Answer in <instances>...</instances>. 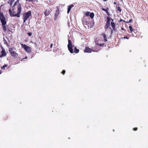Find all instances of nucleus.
<instances>
[{
    "mask_svg": "<svg viewBox=\"0 0 148 148\" xmlns=\"http://www.w3.org/2000/svg\"><path fill=\"white\" fill-rule=\"evenodd\" d=\"M27 58V57H25L24 58H23V60H24V59H26Z\"/></svg>",
    "mask_w": 148,
    "mask_h": 148,
    "instance_id": "72a5a7b5",
    "label": "nucleus"
},
{
    "mask_svg": "<svg viewBox=\"0 0 148 148\" xmlns=\"http://www.w3.org/2000/svg\"><path fill=\"white\" fill-rule=\"evenodd\" d=\"M65 73V70H63L62 71V73L63 74H64V73Z\"/></svg>",
    "mask_w": 148,
    "mask_h": 148,
    "instance_id": "a878e982",
    "label": "nucleus"
},
{
    "mask_svg": "<svg viewBox=\"0 0 148 148\" xmlns=\"http://www.w3.org/2000/svg\"><path fill=\"white\" fill-rule=\"evenodd\" d=\"M107 14H108V12L107 11V12H106Z\"/></svg>",
    "mask_w": 148,
    "mask_h": 148,
    "instance_id": "2f4dec72",
    "label": "nucleus"
},
{
    "mask_svg": "<svg viewBox=\"0 0 148 148\" xmlns=\"http://www.w3.org/2000/svg\"><path fill=\"white\" fill-rule=\"evenodd\" d=\"M1 48L2 51H1V54L0 55V58H2L6 55V53L5 52V49L4 48L1 46Z\"/></svg>",
    "mask_w": 148,
    "mask_h": 148,
    "instance_id": "0eeeda50",
    "label": "nucleus"
},
{
    "mask_svg": "<svg viewBox=\"0 0 148 148\" xmlns=\"http://www.w3.org/2000/svg\"><path fill=\"white\" fill-rule=\"evenodd\" d=\"M121 1H123V0H121Z\"/></svg>",
    "mask_w": 148,
    "mask_h": 148,
    "instance_id": "a19ab883",
    "label": "nucleus"
},
{
    "mask_svg": "<svg viewBox=\"0 0 148 148\" xmlns=\"http://www.w3.org/2000/svg\"><path fill=\"white\" fill-rule=\"evenodd\" d=\"M109 29H112L110 27Z\"/></svg>",
    "mask_w": 148,
    "mask_h": 148,
    "instance_id": "c9c22d12",
    "label": "nucleus"
},
{
    "mask_svg": "<svg viewBox=\"0 0 148 148\" xmlns=\"http://www.w3.org/2000/svg\"><path fill=\"white\" fill-rule=\"evenodd\" d=\"M7 66V65L5 64L2 67H1V68L5 69V67H6Z\"/></svg>",
    "mask_w": 148,
    "mask_h": 148,
    "instance_id": "4be33fe9",
    "label": "nucleus"
},
{
    "mask_svg": "<svg viewBox=\"0 0 148 148\" xmlns=\"http://www.w3.org/2000/svg\"><path fill=\"white\" fill-rule=\"evenodd\" d=\"M117 10L118 11H119L120 12L121 11V9L120 7L119 6H118L117 8Z\"/></svg>",
    "mask_w": 148,
    "mask_h": 148,
    "instance_id": "aec40b11",
    "label": "nucleus"
},
{
    "mask_svg": "<svg viewBox=\"0 0 148 148\" xmlns=\"http://www.w3.org/2000/svg\"><path fill=\"white\" fill-rule=\"evenodd\" d=\"M74 5L73 4L71 5H69L68 6V10H67V13H69L70 12L71 9L72 7H73L74 6Z\"/></svg>",
    "mask_w": 148,
    "mask_h": 148,
    "instance_id": "9d476101",
    "label": "nucleus"
},
{
    "mask_svg": "<svg viewBox=\"0 0 148 148\" xmlns=\"http://www.w3.org/2000/svg\"><path fill=\"white\" fill-rule=\"evenodd\" d=\"M53 46V44L52 43L50 45V48H51Z\"/></svg>",
    "mask_w": 148,
    "mask_h": 148,
    "instance_id": "c756f323",
    "label": "nucleus"
},
{
    "mask_svg": "<svg viewBox=\"0 0 148 148\" xmlns=\"http://www.w3.org/2000/svg\"><path fill=\"white\" fill-rule=\"evenodd\" d=\"M112 30L111 31V33H112Z\"/></svg>",
    "mask_w": 148,
    "mask_h": 148,
    "instance_id": "e433bc0d",
    "label": "nucleus"
},
{
    "mask_svg": "<svg viewBox=\"0 0 148 148\" xmlns=\"http://www.w3.org/2000/svg\"><path fill=\"white\" fill-rule=\"evenodd\" d=\"M107 21L106 23L110 24V18L109 17H107Z\"/></svg>",
    "mask_w": 148,
    "mask_h": 148,
    "instance_id": "ddd939ff",
    "label": "nucleus"
},
{
    "mask_svg": "<svg viewBox=\"0 0 148 148\" xmlns=\"http://www.w3.org/2000/svg\"><path fill=\"white\" fill-rule=\"evenodd\" d=\"M1 71L0 70V74H1Z\"/></svg>",
    "mask_w": 148,
    "mask_h": 148,
    "instance_id": "473e14b6",
    "label": "nucleus"
},
{
    "mask_svg": "<svg viewBox=\"0 0 148 148\" xmlns=\"http://www.w3.org/2000/svg\"><path fill=\"white\" fill-rule=\"evenodd\" d=\"M3 43L4 44L6 45H8V43L7 42V41L4 38H3Z\"/></svg>",
    "mask_w": 148,
    "mask_h": 148,
    "instance_id": "a211bd4d",
    "label": "nucleus"
},
{
    "mask_svg": "<svg viewBox=\"0 0 148 148\" xmlns=\"http://www.w3.org/2000/svg\"><path fill=\"white\" fill-rule=\"evenodd\" d=\"M132 19H130L129 20V22L128 23H131L132 21Z\"/></svg>",
    "mask_w": 148,
    "mask_h": 148,
    "instance_id": "bb28decb",
    "label": "nucleus"
},
{
    "mask_svg": "<svg viewBox=\"0 0 148 148\" xmlns=\"http://www.w3.org/2000/svg\"><path fill=\"white\" fill-rule=\"evenodd\" d=\"M129 28H130V31L131 32H132L133 31V29H132V27L131 26H129Z\"/></svg>",
    "mask_w": 148,
    "mask_h": 148,
    "instance_id": "412c9836",
    "label": "nucleus"
},
{
    "mask_svg": "<svg viewBox=\"0 0 148 148\" xmlns=\"http://www.w3.org/2000/svg\"><path fill=\"white\" fill-rule=\"evenodd\" d=\"M60 12L59 9L58 7H57V10L56 11L55 15H54V20H56L58 16V15L59 14Z\"/></svg>",
    "mask_w": 148,
    "mask_h": 148,
    "instance_id": "6e6552de",
    "label": "nucleus"
},
{
    "mask_svg": "<svg viewBox=\"0 0 148 148\" xmlns=\"http://www.w3.org/2000/svg\"><path fill=\"white\" fill-rule=\"evenodd\" d=\"M102 10L103 11H104L105 12H107V10L106 9H104V8H102Z\"/></svg>",
    "mask_w": 148,
    "mask_h": 148,
    "instance_id": "393cba45",
    "label": "nucleus"
},
{
    "mask_svg": "<svg viewBox=\"0 0 148 148\" xmlns=\"http://www.w3.org/2000/svg\"><path fill=\"white\" fill-rule=\"evenodd\" d=\"M12 27V26H9L8 27H6V29H7L8 30L6 31H5L6 32H10L12 33V32L11 31V30L10 29H11V27Z\"/></svg>",
    "mask_w": 148,
    "mask_h": 148,
    "instance_id": "f8f14e48",
    "label": "nucleus"
},
{
    "mask_svg": "<svg viewBox=\"0 0 148 148\" xmlns=\"http://www.w3.org/2000/svg\"><path fill=\"white\" fill-rule=\"evenodd\" d=\"M27 1L30 2V1H32V0H27Z\"/></svg>",
    "mask_w": 148,
    "mask_h": 148,
    "instance_id": "7c9ffc66",
    "label": "nucleus"
},
{
    "mask_svg": "<svg viewBox=\"0 0 148 148\" xmlns=\"http://www.w3.org/2000/svg\"><path fill=\"white\" fill-rule=\"evenodd\" d=\"M124 21V22H125L123 20H122V19H120V21H120V22H121L122 21Z\"/></svg>",
    "mask_w": 148,
    "mask_h": 148,
    "instance_id": "c85d7f7f",
    "label": "nucleus"
},
{
    "mask_svg": "<svg viewBox=\"0 0 148 148\" xmlns=\"http://www.w3.org/2000/svg\"><path fill=\"white\" fill-rule=\"evenodd\" d=\"M84 52L85 53H91L92 51V50L88 47H86L84 50Z\"/></svg>",
    "mask_w": 148,
    "mask_h": 148,
    "instance_id": "1a4fd4ad",
    "label": "nucleus"
},
{
    "mask_svg": "<svg viewBox=\"0 0 148 148\" xmlns=\"http://www.w3.org/2000/svg\"><path fill=\"white\" fill-rule=\"evenodd\" d=\"M111 25L113 30H114L115 29V23L114 22H111Z\"/></svg>",
    "mask_w": 148,
    "mask_h": 148,
    "instance_id": "9b49d317",
    "label": "nucleus"
},
{
    "mask_svg": "<svg viewBox=\"0 0 148 148\" xmlns=\"http://www.w3.org/2000/svg\"><path fill=\"white\" fill-rule=\"evenodd\" d=\"M111 20L113 21V20L111 18Z\"/></svg>",
    "mask_w": 148,
    "mask_h": 148,
    "instance_id": "ea45409f",
    "label": "nucleus"
},
{
    "mask_svg": "<svg viewBox=\"0 0 148 148\" xmlns=\"http://www.w3.org/2000/svg\"><path fill=\"white\" fill-rule=\"evenodd\" d=\"M21 11V7L20 4L18 5L17 12V13H16V12L14 11L12 12L10 9L9 10V12L11 17L16 16L17 17H19L20 16V14Z\"/></svg>",
    "mask_w": 148,
    "mask_h": 148,
    "instance_id": "f257e3e1",
    "label": "nucleus"
},
{
    "mask_svg": "<svg viewBox=\"0 0 148 148\" xmlns=\"http://www.w3.org/2000/svg\"><path fill=\"white\" fill-rule=\"evenodd\" d=\"M90 13L89 12H88L86 13L85 14L86 16H90Z\"/></svg>",
    "mask_w": 148,
    "mask_h": 148,
    "instance_id": "5701e85b",
    "label": "nucleus"
},
{
    "mask_svg": "<svg viewBox=\"0 0 148 148\" xmlns=\"http://www.w3.org/2000/svg\"><path fill=\"white\" fill-rule=\"evenodd\" d=\"M137 130V128H134L133 129V130H134V131H136V130Z\"/></svg>",
    "mask_w": 148,
    "mask_h": 148,
    "instance_id": "cd10ccee",
    "label": "nucleus"
},
{
    "mask_svg": "<svg viewBox=\"0 0 148 148\" xmlns=\"http://www.w3.org/2000/svg\"><path fill=\"white\" fill-rule=\"evenodd\" d=\"M0 20L3 26V30L5 31H7L8 29H6V27L5 25L6 23L5 18L4 16L3 12H0Z\"/></svg>",
    "mask_w": 148,
    "mask_h": 148,
    "instance_id": "f03ea898",
    "label": "nucleus"
},
{
    "mask_svg": "<svg viewBox=\"0 0 148 148\" xmlns=\"http://www.w3.org/2000/svg\"><path fill=\"white\" fill-rule=\"evenodd\" d=\"M114 4H116V3L115 2H114Z\"/></svg>",
    "mask_w": 148,
    "mask_h": 148,
    "instance_id": "f704fd0d",
    "label": "nucleus"
},
{
    "mask_svg": "<svg viewBox=\"0 0 148 148\" xmlns=\"http://www.w3.org/2000/svg\"><path fill=\"white\" fill-rule=\"evenodd\" d=\"M32 16V13L31 11H29L27 12L23 13V23H25L28 18H29L30 17H31Z\"/></svg>",
    "mask_w": 148,
    "mask_h": 148,
    "instance_id": "7ed1b4c3",
    "label": "nucleus"
},
{
    "mask_svg": "<svg viewBox=\"0 0 148 148\" xmlns=\"http://www.w3.org/2000/svg\"><path fill=\"white\" fill-rule=\"evenodd\" d=\"M9 51L10 53L11 56L14 57H16L18 56V54L14 52L13 50V49L12 48H9Z\"/></svg>",
    "mask_w": 148,
    "mask_h": 148,
    "instance_id": "39448f33",
    "label": "nucleus"
},
{
    "mask_svg": "<svg viewBox=\"0 0 148 148\" xmlns=\"http://www.w3.org/2000/svg\"><path fill=\"white\" fill-rule=\"evenodd\" d=\"M15 5V3H14V5L13 6H13H14Z\"/></svg>",
    "mask_w": 148,
    "mask_h": 148,
    "instance_id": "4c0bfd02",
    "label": "nucleus"
},
{
    "mask_svg": "<svg viewBox=\"0 0 148 148\" xmlns=\"http://www.w3.org/2000/svg\"><path fill=\"white\" fill-rule=\"evenodd\" d=\"M103 38L104 40L105 41H107V39L106 36V35L105 34H103Z\"/></svg>",
    "mask_w": 148,
    "mask_h": 148,
    "instance_id": "6ab92c4d",
    "label": "nucleus"
},
{
    "mask_svg": "<svg viewBox=\"0 0 148 148\" xmlns=\"http://www.w3.org/2000/svg\"><path fill=\"white\" fill-rule=\"evenodd\" d=\"M22 46L27 52L29 53L31 52V48L30 47L26 45L25 44H22Z\"/></svg>",
    "mask_w": 148,
    "mask_h": 148,
    "instance_id": "423d86ee",
    "label": "nucleus"
},
{
    "mask_svg": "<svg viewBox=\"0 0 148 148\" xmlns=\"http://www.w3.org/2000/svg\"><path fill=\"white\" fill-rule=\"evenodd\" d=\"M79 50L78 49H77V48L75 47H74V52L75 53H78L79 52Z\"/></svg>",
    "mask_w": 148,
    "mask_h": 148,
    "instance_id": "4468645a",
    "label": "nucleus"
},
{
    "mask_svg": "<svg viewBox=\"0 0 148 148\" xmlns=\"http://www.w3.org/2000/svg\"><path fill=\"white\" fill-rule=\"evenodd\" d=\"M110 26V24L106 23V24L104 27V28L105 29H107Z\"/></svg>",
    "mask_w": 148,
    "mask_h": 148,
    "instance_id": "dca6fc26",
    "label": "nucleus"
},
{
    "mask_svg": "<svg viewBox=\"0 0 148 148\" xmlns=\"http://www.w3.org/2000/svg\"><path fill=\"white\" fill-rule=\"evenodd\" d=\"M89 16L91 18H93L94 16V14L93 13H90Z\"/></svg>",
    "mask_w": 148,
    "mask_h": 148,
    "instance_id": "f3484780",
    "label": "nucleus"
},
{
    "mask_svg": "<svg viewBox=\"0 0 148 148\" xmlns=\"http://www.w3.org/2000/svg\"><path fill=\"white\" fill-rule=\"evenodd\" d=\"M73 47V46L71 40H69L68 47L69 51L71 53H73V50L72 48Z\"/></svg>",
    "mask_w": 148,
    "mask_h": 148,
    "instance_id": "20e7f679",
    "label": "nucleus"
},
{
    "mask_svg": "<svg viewBox=\"0 0 148 148\" xmlns=\"http://www.w3.org/2000/svg\"><path fill=\"white\" fill-rule=\"evenodd\" d=\"M27 34L29 36H30L32 35V33H31V32H28L27 33Z\"/></svg>",
    "mask_w": 148,
    "mask_h": 148,
    "instance_id": "b1692460",
    "label": "nucleus"
},
{
    "mask_svg": "<svg viewBox=\"0 0 148 148\" xmlns=\"http://www.w3.org/2000/svg\"><path fill=\"white\" fill-rule=\"evenodd\" d=\"M125 38H127V37H125Z\"/></svg>",
    "mask_w": 148,
    "mask_h": 148,
    "instance_id": "58836bf2",
    "label": "nucleus"
},
{
    "mask_svg": "<svg viewBox=\"0 0 148 148\" xmlns=\"http://www.w3.org/2000/svg\"><path fill=\"white\" fill-rule=\"evenodd\" d=\"M50 10H48V11L47 12V11H46V12H45V16H48L49 15V13L50 12Z\"/></svg>",
    "mask_w": 148,
    "mask_h": 148,
    "instance_id": "2eb2a0df",
    "label": "nucleus"
}]
</instances>
